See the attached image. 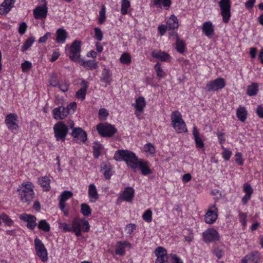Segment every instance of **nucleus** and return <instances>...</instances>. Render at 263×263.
Here are the masks:
<instances>
[{"label": "nucleus", "instance_id": "nucleus-24", "mask_svg": "<svg viewBox=\"0 0 263 263\" xmlns=\"http://www.w3.org/2000/svg\"><path fill=\"white\" fill-rule=\"evenodd\" d=\"M259 260L258 253L253 252L246 255L241 260L242 263H257Z\"/></svg>", "mask_w": 263, "mask_h": 263}, {"label": "nucleus", "instance_id": "nucleus-26", "mask_svg": "<svg viewBox=\"0 0 263 263\" xmlns=\"http://www.w3.org/2000/svg\"><path fill=\"white\" fill-rule=\"evenodd\" d=\"M167 27L171 30H175L179 27L178 20L174 14L171 15L166 22Z\"/></svg>", "mask_w": 263, "mask_h": 263}, {"label": "nucleus", "instance_id": "nucleus-4", "mask_svg": "<svg viewBox=\"0 0 263 263\" xmlns=\"http://www.w3.org/2000/svg\"><path fill=\"white\" fill-rule=\"evenodd\" d=\"M219 6L221 10V15L223 22L228 23L231 16V1L220 0L219 2Z\"/></svg>", "mask_w": 263, "mask_h": 263}, {"label": "nucleus", "instance_id": "nucleus-22", "mask_svg": "<svg viewBox=\"0 0 263 263\" xmlns=\"http://www.w3.org/2000/svg\"><path fill=\"white\" fill-rule=\"evenodd\" d=\"M135 191L133 187H127L121 195V198L127 202H131L134 197Z\"/></svg>", "mask_w": 263, "mask_h": 263}, {"label": "nucleus", "instance_id": "nucleus-53", "mask_svg": "<svg viewBox=\"0 0 263 263\" xmlns=\"http://www.w3.org/2000/svg\"><path fill=\"white\" fill-rule=\"evenodd\" d=\"M144 148L146 152L149 153L150 154H153L155 153V148L154 145L151 143L145 144Z\"/></svg>", "mask_w": 263, "mask_h": 263}, {"label": "nucleus", "instance_id": "nucleus-45", "mask_svg": "<svg viewBox=\"0 0 263 263\" xmlns=\"http://www.w3.org/2000/svg\"><path fill=\"white\" fill-rule=\"evenodd\" d=\"M155 70L157 72V77L160 79L164 78L165 76V73L162 69L160 63H157L155 65Z\"/></svg>", "mask_w": 263, "mask_h": 263}, {"label": "nucleus", "instance_id": "nucleus-47", "mask_svg": "<svg viewBox=\"0 0 263 263\" xmlns=\"http://www.w3.org/2000/svg\"><path fill=\"white\" fill-rule=\"evenodd\" d=\"M131 58L130 55L127 53H124L120 58V62L124 64H129L131 63Z\"/></svg>", "mask_w": 263, "mask_h": 263}, {"label": "nucleus", "instance_id": "nucleus-16", "mask_svg": "<svg viewBox=\"0 0 263 263\" xmlns=\"http://www.w3.org/2000/svg\"><path fill=\"white\" fill-rule=\"evenodd\" d=\"M69 114L68 108L60 106L53 110V118L56 120L63 119Z\"/></svg>", "mask_w": 263, "mask_h": 263}, {"label": "nucleus", "instance_id": "nucleus-51", "mask_svg": "<svg viewBox=\"0 0 263 263\" xmlns=\"http://www.w3.org/2000/svg\"><path fill=\"white\" fill-rule=\"evenodd\" d=\"M94 37L98 41H102L103 37V34L101 30L99 28L96 27L94 28Z\"/></svg>", "mask_w": 263, "mask_h": 263}, {"label": "nucleus", "instance_id": "nucleus-37", "mask_svg": "<svg viewBox=\"0 0 263 263\" xmlns=\"http://www.w3.org/2000/svg\"><path fill=\"white\" fill-rule=\"evenodd\" d=\"M177 38H176V48L177 51L180 53H183L184 52L185 45V42L182 40H181L179 39V37L178 36L177 34Z\"/></svg>", "mask_w": 263, "mask_h": 263}, {"label": "nucleus", "instance_id": "nucleus-56", "mask_svg": "<svg viewBox=\"0 0 263 263\" xmlns=\"http://www.w3.org/2000/svg\"><path fill=\"white\" fill-rule=\"evenodd\" d=\"M50 84L53 87H56L58 85V81L57 76L55 74H52L49 80Z\"/></svg>", "mask_w": 263, "mask_h": 263}, {"label": "nucleus", "instance_id": "nucleus-17", "mask_svg": "<svg viewBox=\"0 0 263 263\" xmlns=\"http://www.w3.org/2000/svg\"><path fill=\"white\" fill-rule=\"evenodd\" d=\"M48 8L46 3L43 7H37L33 10V15L35 19L45 18L47 16Z\"/></svg>", "mask_w": 263, "mask_h": 263}, {"label": "nucleus", "instance_id": "nucleus-39", "mask_svg": "<svg viewBox=\"0 0 263 263\" xmlns=\"http://www.w3.org/2000/svg\"><path fill=\"white\" fill-rule=\"evenodd\" d=\"M258 91V85L257 83H253L248 86L247 93L249 96H253L257 94Z\"/></svg>", "mask_w": 263, "mask_h": 263}, {"label": "nucleus", "instance_id": "nucleus-62", "mask_svg": "<svg viewBox=\"0 0 263 263\" xmlns=\"http://www.w3.org/2000/svg\"><path fill=\"white\" fill-rule=\"evenodd\" d=\"M214 253L218 259H220L222 257L223 254L222 249L219 247L215 248L214 249Z\"/></svg>", "mask_w": 263, "mask_h": 263}, {"label": "nucleus", "instance_id": "nucleus-11", "mask_svg": "<svg viewBox=\"0 0 263 263\" xmlns=\"http://www.w3.org/2000/svg\"><path fill=\"white\" fill-rule=\"evenodd\" d=\"M218 209L216 204H213L209 206V210L204 216V221L206 223L212 224L217 219Z\"/></svg>", "mask_w": 263, "mask_h": 263}, {"label": "nucleus", "instance_id": "nucleus-5", "mask_svg": "<svg viewBox=\"0 0 263 263\" xmlns=\"http://www.w3.org/2000/svg\"><path fill=\"white\" fill-rule=\"evenodd\" d=\"M54 136L56 140L64 141L68 133V127L63 122H59L53 127Z\"/></svg>", "mask_w": 263, "mask_h": 263}, {"label": "nucleus", "instance_id": "nucleus-42", "mask_svg": "<svg viewBox=\"0 0 263 263\" xmlns=\"http://www.w3.org/2000/svg\"><path fill=\"white\" fill-rule=\"evenodd\" d=\"M91 209L87 203H82L81 204V212L85 216H88L91 214Z\"/></svg>", "mask_w": 263, "mask_h": 263}, {"label": "nucleus", "instance_id": "nucleus-60", "mask_svg": "<svg viewBox=\"0 0 263 263\" xmlns=\"http://www.w3.org/2000/svg\"><path fill=\"white\" fill-rule=\"evenodd\" d=\"M167 28H168L167 27V25L165 26L164 25H161L159 26L158 27V30L159 34L161 35H163L165 33Z\"/></svg>", "mask_w": 263, "mask_h": 263}, {"label": "nucleus", "instance_id": "nucleus-18", "mask_svg": "<svg viewBox=\"0 0 263 263\" xmlns=\"http://www.w3.org/2000/svg\"><path fill=\"white\" fill-rule=\"evenodd\" d=\"M88 195L89 198V201L95 203L99 199V194L95 185L93 183L90 184L88 186Z\"/></svg>", "mask_w": 263, "mask_h": 263}, {"label": "nucleus", "instance_id": "nucleus-34", "mask_svg": "<svg viewBox=\"0 0 263 263\" xmlns=\"http://www.w3.org/2000/svg\"><path fill=\"white\" fill-rule=\"evenodd\" d=\"M111 167L109 163H103V165L101 166V171L106 179H110L111 176Z\"/></svg>", "mask_w": 263, "mask_h": 263}, {"label": "nucleus", "instance_id": "nucleus-38", "mask_svg": "<svg viewBox=\"0 0 263 263\" xmlns=\"http://www.w3.org/2000/svg\"><path fill=\"white\" fill-rule=\"evenodd\" d=\"M236 115L240 121L245 122L247 119V111L245 107H240L236 110Z\"/></svg>", "mask_w": 263, "mask_h": 263}, {"label": "nucleus", "instance_id": "nucleus-57", "mask_svg": "<svg viewBox=\"0 0 263 263\" xmlns=\"http://www.w3.org/2000/svg\"><path fill=\"white\" fill-rule=\"evenodd\" d=\"M108 113L106 109L102 108L100 109L99 111V118H106L108 116Z\"/></svg>", "mask_w": 263, "mask_h": 263}, {"label": "nucleus", "instance_id": "nucleus-19", "mask_svg": "<svg viewBox=\"0 0 263 263\" xmlns=\"http://www.w3.org/2000/svg\"><path fill=\"white\" fill-rule=\"evenodd\" d=\"M136 170L139 168L141 171V174L146 176L152 173V171L149 168L148 162L147 161L139 160L137 164Z\"/></svg>", "mask_w": 263, "mask_h": 263}, {"label": "nucleus", "instance_id": "nucleus-35", "mask_svg": "<svg viewBox=\"0 0 263 263\" xmlns=\"http://www.w3.org/2000/svg\"><path fill=\"white\" fill-rule=\"evenodd\" d=\"M145 104L144 98L142 97H140L136 100L135 107L137 111L142 112L145 106Z\"/></svg>", "mask_w": 263, "mask_h": 263}, {"label": "nucleus", "instance_id": "nucleus-61", "mask_svg": "<svg viewBox=\"0 0 263 263\" xmlns=\"http://www.w3.org/2000/svg\"><path fill=\"white\" fill-rule=\"evenodd\" d=\"M170 256L173 261V263H183L182 260L181 258L178 257L175 254H171Z\"/></svg>", "mask_w": 263, "mask_h": 263}, {"label": "nucleus", "instance_id": "nucleus-2", "mask_svg": "<svg viewBox=\"0 0 263 263\" xmlns=\"http://www.w3.org/2000/svg\"><path fill=\"white\" fill-rule=\"evenodd\" d=\"M33 187L32 183L27 182L22 183L17 189L21 201L26 205H29L35 197Z\"/></svg>", "mask_w": 263, "mask_h": 263}, {"label": "nucleus", "instance_id": "nucleus-48", "mask_svg": "<svg viewBox=\"0 0 263 263\" xmlns=\"http://www.w3.org/2000/svg\"><path fill=\"white\" fill-rule=\"evenodd\" d=\"M142 218L147 222H151L152 220V211L150 209L147 210L143 214Z\"/></svg>", "mask_w": 263, "mask_h": 263}, {"label": "nucleus", "instance_id": "nucleus-29", "mask_svg": "<svg viewBox=\"0 0 263 263\" xmlns=\"http://www.w3.org/2000/svg\"><path fill=\"white\" fill-rule=\"evenodd\" d=\"M129 245L127 241H119L116 249V254L120 256H123L125 253V248Z\"/></svg>", "mask_w": 263, "mask_h": 263}, {"label": "nucleus", "instance_id": "nucleus-43", "mask_svg": "<svg viewBox=\"0 0 263 263\" xmlns=\"http://www.w3.org/2000/svg\"><path fill=\"white\" fill-rule=\"evenodd\" d=\"M130 5V3L128 0H122L121 13L122 15H125L127 13V10Z\"/></svg>", "mask_w": 263, "mask_h": 263}, {"label": "nucleus", "instance_id": "nucleus-7", "mask_svg": "<svg viewBox=\"0 0 263 263\" xmlns=\"http://www.w3.org/2000/svg\"><path fill=\"white\" fill-rule=\"evenodd\" d=\"M81 42L76 40L70 46L69 50V58L73 61L80 63V52H81Z\"/></svg>", "mask_w": 263, "mask_h": 263}, {"label": "nucleus", "instance_id": "nucleus-32", "mask_svg": "<svg viewBox=\"0 0 263 263\" xmlns=\"http://www.w3.org/2000/svg\"><path fill=\"white\" fill-rule=\"evenodd\" d=\"M39 182L44 191H48L50 189V179L48 177L44 176L39 178Z\"/></svg>", "mask_w": 263, "mask_h": 263}, {"label": "nucleus", "instance_id": "nucleus-8", "mask_svg": "<svg viewBox=\"0 0 263 263\" xmlns=\"http://www.w3.org/2000/svg\"><path fill=\"white\" fill-rule=\"evenodd\" d=\"M225 86L226 83L224 79L219 78L213 81L209 82L205 86V89L209 92L217 91L222 89Z\"/></svg>", "mask_w": 263, "mask_h": 263}, {"label": "nucleus", "instance_id": "nucleus-64", "mask_svg": "<svg viewBox=\"0 0 263 263\" xmlns=\"http://www.w3.org/2000/svg\"><path fill=\"white\" fill-rule=\"evenodd\" d=\"M256 112L259 118L263 119V106H258L256 108Z\"/></svg>", "mask_w": 263, "mask_h": 263}, {"label": "nucleus", "instance_id": "nucleus-3", "mask_svg": "<svg viewBox=\"0 0 263 263\" xmlns=\"http://www.w3.org/2000/svg\"><path fill=\"white\" fill-rule=\"evenodd\" d=\"M73 121L69 122V127L72 129L71 133V136L73 138L74 141L77 143H84L87 140V134L82 128L80 127L74 128Z\"/></svg>", "mask_w": 263, "mask_h": 263}, {"label": "nucleus", "instance_id": "nucleus-10", "mask_svg": "<svg viewBox=\"0 0 263 263\" xmlns=\"http://www.w3.org/2000/svg\"><path fill=\"white\" fill-rule=\"evenodd\" d=\"M202 236L203 241L206 243L218 241L219 239V233L214 228L207 229L203 233Z\"/></svg>", "mask_w": 263, "mask_h": 263}, {"label": "nucleus", "instance_id": "nucleus-50", "mask_svg": "<svg viewBox=\"0 0 263 263\" xmlns=\"http://www.w3.org/2000/svg\"><path fill=\"white\" fill-rule=\"evenodd\" d=\"M73 194L70 191H65L63 192L60 196V200L65 202L68 199L72 197Z\"/></svg>", "mask_w": 263, "mask_h": 263}, {"label": "nucleus", "instance_id": "nucleus-13", "mask_svg": "<svg viewBox=\"0 0 263 263\" xmlns=\"http://www.w3.org/2000/svg\"><path fill=\"white\" fill-rule=\"evenodd\" d=\"M154 253L157 257L155 263H167V251L164 248L157 247L155 250Z\"/></svg>", "mask_w": 263, "mask_h": 263}, {"label": "nucleus", "instance_id": "nucleus-55", "mask_svg": "<svg viewBox=\"0 0 263 263\" xmlns=\"http://www.w3.org/2000/svg\"><path fill=\"white\" fill-rule=\"evenodd\" d=\"M102 148V146L100 144H96V145L93 146V155L96 158H98L100 155V151Z\"/></svg>", "mask_w": 263, "mask_h": 263}, {"label": "nucleus", "instance_id": "nucleus-36", "mask_svg": "<svg viewBox=\"0 0 263 263\" xmlns=\"http://www.w3.org/2000/svg\"><path fill=\"white\" fill-rule=\"evenodd\" d=\"M101 80V81L105 82L107 85L110 84L111 81V74L108 69L106 68H104L103 69Z\"/></svg>", "mask_w": 263, "mask_h": 263}, {"label": "nucleus", "instance_id": "nucleus-6", "mask_svg": "<svg viewBox=\"0 0 263 263\" xmlns=\"http://www.w3.org/2000/svg\"><path fill=\"white\" fill-rule=\"evenodd\" d=\"M98 133L103 137H110L117 131L114 126L107 123H100L97 126Z\"/></svg>", "mask_w": 263, "mask_h": 263}, {"label": "nucleus", "instance_id": "nucleus-28", "mask_svg": "<svg viewBox=\"0 0 263 263\" xmlns=\"http://www.w3.org/2000/svg\"><path fill=\"white\" fill-rule=\"evenodd\" d=\"M80 64L84 68L90 70L97 69L98 67V62L95 60H89L87 61L81 60Z\"/></svg>", "mask_w": 263, "mask_h": 263}, {"label": "nucleus", "instance_id": "nucleus-12", "mask_svg": "<svg viewBox=\"0 0 263 263\" xmlns=\"http://www.w3.org/2000/svg\"><path fill=\"white\" fill-rule=\"evenodd\" d=\"M18 117L16 114L10 113L6 117L5 122L8 128L11 131L17 130L18 128L17 124Z\"/></svg>", "mask_w": 263, "mask_h": 263}, {"label": "nucleus", "instance_id": "nucleus-23", "mask_svg": "<svg viewBox=\"0 0 263 263\" xmlns=\"http://www.w3.org/2000/svg\"><path fill=\"white\" fill-rule=\"evenodd\" d=\"M202 30L205 35L208 37L213 35L214 33L213 25L210 21L203 23Z\"/></svg>", "mask_w": 263, "mask_h": 263}, {"label": "nucleus", "instance_id": "nucleus-21", "mask_svg": "<svg viewBox=\"0 0 263 263\" xmlns=\"http://www.w3.org/2000/svg\"><path fill=\"white\" fill-rule=\"evenodd\" d=\"M55 34V42L59 44L64 43L68 36L67 32L63 28L58 29L56 31Z\"/></svg>", "mask_w": 263, "mask_h": 263}, {"label": "nucleus", "instance_id": "nucleus-27", "mask_svg": "<svg viewBox=\"0 0 263 263\" xmlns=\"http://www.w3.org/2000/svg\"><path fill=\"white\" fill-rule=\"evenodd\" d=\"M72 231H73L77 236H80L81 233V223L77 218H75L71 223Z\"/></svg>", "mask_w": 263, "mask_h": 263}, {"label": "nucleus", "instance_id": "nucleus-20", "mask_svg": "<svg viewBox=\"0 0 263 263\" xmlns=\"http://www.w3.org/2000/svg\"><path fill=\"white\" fill-rule=\"evenodd\" d=\"M193 135L197 147L200 148L203 147L204 144L203 141L202 136L199 133L196 126L193 127Z\"/></svg>", "mask_w": 263, "mask_h": 263}, {"label": "nucleus", "instance_id": "nucleus-54", "mask_svg": "<svg viewBox=\"0 0 263 263\" xmlns=\"http://www.w3.org/2000/svg\"><path fill=\"white\" fill-rule=\"evenodd\" d=\"M32 67V63L28 61H26L21 64V68L23 72H27Z\"/></svg>", "mask_w": 263, "mask_h": 263}, {"label": "nucleus", "instance_id": "nucleus-14", "mask_svg": "<svg viewBox=\"0 0 263 263\" xmlns=\"http://www.w3.org/2000/svg\"><path fill=\"white\" fill-rule=\"evenodd\" d=\"M20 219L27 222V227L31 230H33L37 226L35 216L26 213L22 214L20 216Z\"/></svg>", "mask_w": 263, "mask_h": 263}, {"label": "nucleus", "instance_id": "nucleus-52", "mask_svg": "<svg viewBox=\"0 0 263 263\" xmlns=\"http://www.w3.org/2000/svg\"><path fill=\"white\" fill-rule=\"evenodd\" d=\"M81 222H82L81 227L82 228V230L84 232H88L90 230V226L88 221L85 218H83Z\"/></svg>", "mask_w": 263, "mask_h": 263}, {"label": "nucleus", "instance_id": "nucleus-58", "mask_svg": "<svg viewBox=\"0 0 263 263\" xmlns=\"http://www.w3.org/2000/svg\"><path fill=\"white\" fill-rule=\"evenodd\" d=\"M26 29H27V25H26V23H25V22L22 23L20 25V26L18 28L19 33L21 35L24 34L26 31Z\"/></svg>", "mask_w": 263, "mask_h": 263}, {"label": "nucleus", "instance_id": "nucleus-41", "mask_svg": "<svg viewBox=\"0 0 263 263\" xmlns=\"http://www.w3.org/2000/svg\"><path fill=\"white\" fill-rule=\"evenodd\" d=\"M171 119L172 121V124H175L183 120L180 112L177 110L174 111L172 113Z\"/></svg>", "mask_w": 263, "mask_h": 263}, {"label": "nucleus", "instance_id": "nucleus-33", "mask_svg": "<svg viewBox=\"0 0 263 263\" xmlns=\"http://www.w3.org/2000/svg\"><path fill=\"white\" fill-rule=\"evenodd\" d=\"M153 3L157 7L161 8L163 6L166 10H168L172 4L171 0H154Z\"/></svg>", "mask_w": 263, "mask_h": 263}, {"label": "nucleus", "instance_id": "nucleus-40", "mask_svg": "<svg viewBox=\"0 0 263 263\" xmlns=\"http://www.w3.org/2000/svg\"><path fill=\"white\" fill-rule=\"evenodd\" d=\"M39 229L45 232H48L50 230V225L46 220H41L39 221L37 224Z\"/></svg>", "mask_w": 263, "mask_h": 263}, {"label": "nucleus", "instance_id": "nucleus-1", "mask_svg": "<svg viewBox=\"0 0 263 263\" xmlns=\"http://www.w3.org/2000/svg\"><path fill=\"white\" fill-rule=\"evenodd\" d=\"M114 159L117 161H124L134 172H136V165L139 160L134 153L128 150L119 149L115 152Z\"/></svg>", "mask_w": 263, "mask_h": 263}, {"label": "nucleus", "instance_id": "nucleus-30", "mask_svg": "<svg viewBox=\"0 0 263 263\" xmlns=\"http://www.w3.org/2000/svg\"><path fill=\"white\" fill-rule=\"evenodd\" d=\"M172 125L178 133H183L187 132L186 125L183 120Z\"/></svg>", "mask_w": 263, "mask_h": 263}, {"label": "nucleus", "instance_id": "nucleus-49", "mask_svg": "<svg viewBox=\"0 0 263 263\" xmlns=\"http://www.w3.org/2000/svg\"><path fill=\"white\" fill-rule=\"evenodd\" d=\"M2 219L3 222L8 226H11L13 224V221L9 217L5 214H3L0 217V220Z\"/></svg>", "mask_w": 263, "mask_h": 263}, {"label": "nucleus", "instance_id": "nucleus-63", "mask_svg": "<svg viewBox=\"0 0 263 263\" xmlns=\"http://www.w3.org/2000/svg\"><path fill=\"white\" fill-rule=\"evenodd\" d=\"M232 155V152L228 149H224L223 152L222 153V156L223 158L228 161L230 159L231 156Z\"/></svg>", "mask_w": 263, "mask_h": 263}, {"label": "nucleus", "instance_id": "nucleus-44", "mask_svg": "<svg viewBox=\"0 0 263 263\" xmlns=\"http://www.w3.org/2000/svg\"><path fill=\"white\" fill-rule=\"evenodd\" d=\"M34 41L35 38L34 37L31 36L29 37L23 45L22 51L24 52L27 50L29 48H30L32 46V44Z\"/></svg>", "mask_w": 263, "mask_h": 263}, {"label": "nucleus", "instance_id": "nucleus-46", "mask_svg": "<svg viewBox=\"0 0 263 263\" xmlns=\"http://www.w3.org/2000/svg\"><path fill=\"white\" fill-rule=\"evenodd\" d=\"M106 9L104 6H102L101 7V10L99 12V20L98 23L100 24H102L104 23L106 20Z\"/></svg>", "mask_w": 263, "mask_h": 263}, {"label": "nucleus", "instance_id": "nucleus-9", "mask_svg": "<svg viewBox=\"0 0 263 263\" xmlns=\"http://www.w3.org/2000/svg\"><path fill=\"white\" fill-rule=\"evenodd\" d=\"M35 249L37 255L43 262L47 260V251L42 241L37 238L34 239Z\"/></svg>", "mask_w": 263, "mask_h": 263}, {"label": "nucleus", "instance_id": "nucleus-25", "mask_svg": "<svg viewBox=\"0 0 263 263\" xmlns=\"http://www.w3.org/2000/svg\"><path fill=\"white\" fill-rule=\"evenodd\" d=\"M87 84L88 83L85 80H83L82 81V84L83 85V87L79 89L76 92V96L78 99L81 101H83L85 99L87 89Z\"/></svg>", "mask_w": 263, "mask_h": 263}, {"label": "nucleus", "instance_id": "nucleus-59", "mask_svg": "<svg viewBox=\"0 0 263 263\" xmlns=\"http://www.w3.org/2000/svg\"><path fill=\"white\" fill-rule=\"evenodd\" d=\"M243 191L247 194L252 195L253 193V190L251 185L248 183H246L243 186Z\"/></svg>", "mask_w": 263, "mask_h": 263}, {"label": "nucleus", "instance_id": "nucleus-15", "mask_svg": "<svg viewBox=\"0 0 263 263\" xmlns=\"http://www.w3.org/2000/svg\"><path fill=\"white\" fill-rule=\"evenodd\" d=\"M15 0H4L0 5V14L6 15L8 14L14 7Z\"/></svg>", "mask_w": 263, "mask_h": 263}, {"label": "nucleus", "instance_id": "nucleus-31", "mask_svg": "<svg viewBox=\"0 0 263 263\" xmlns=\"http://www.w3.org/2000/svg\"><path fill=\"white\" fill-rule=\"evenodd\" d=\"M152 55L153 57L160 59L163 62L167 61L170 58L169 54L167 53L158 51H153L152 53Z\"/></svg>", "mask_w": 263, "mask_h": 263}]
</instances>
